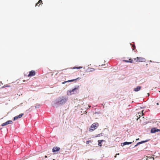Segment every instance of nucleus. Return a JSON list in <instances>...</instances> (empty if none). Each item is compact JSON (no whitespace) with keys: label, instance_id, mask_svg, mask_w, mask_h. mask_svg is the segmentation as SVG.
<instances>
[{"label":"nucleus","instance_id":"nucleus-1","mask_svg":"<svg viewBox=\"0 0 160 160\" xmlns=\"http://www.w3.org/2000/svg\"><path fill=\"white\" fill-rule=\"evenodd\" d=\"M68 98L67 96H62L59 97L57 99L56 104H64L68 101Z\"/></svg>","mask_w":160,"mask_h":160},{"label":"nucleus","instance_id":"nucleus-2","mask_svg":"<svg viewBox=\"0 0 160 160\" xmlns=\"http://www.w3.org/2000/svg\"><path fill=\"white\" fill-rule=\"evenodd\" d=\"M99 124L98 122H95L93 123L89 128V131L92 132L96 129L99 126Z\"/></svg>","mask_w":160,"mask_h":160},{"label":"nucleus","instance_id":"nucleus-3","mask_svg":"<svg viewBox=\"0 0 160 160\" xmlns=\"http://www.w3.org/2000/svg\"><path fill=\"white\" fill-rule=\"evenodd\" d=\"M13 123V122L12 120H8L6 122L3 123L1 125V126L3 127L4 126L7 125L8 124H12Z\"/></svg>","mask_w":160,"mask_h":160},{"label":"nucleus","instance_id":"nucleus-4","mask_svg":"<svg viewBox=\"0 0 160 160\" xmlns=\"http://www.w3.org/2000/svg\"><path fill=\"white\" fill-rule=\"evenodd\" d=\"M80 79V78H77L76 79H75L68 80L67 81H64V82H62V84H64L65 83H66L67 82H74V81L76 82V81H77V80H78V79L79 80Z\"/></svg>","mask_w":160,"mask_h":160},{"label":"nucleus","instance_id":"nucleus-5","mask_svg":"<svg viewBox=\"0 0 160 160\" xmlns=\"http://www.w3.org/2000/svg\"><path fill=\"white\" fill-rule=\"evenodd\" d=\"M158 132H160V129L153 128H152L151 130V132L152 133H154Z\"/></svg>","mask_w":160,"mask_h":160},{"label":"nucleus","instance_id":"nucleus-6","mask_svg":"<svg viewBox=\"0 0 160 160\" xmlns=\"http://www.w3.org/2000/svg\"><path fill=\"white\" fill-rule=\"evenodd\" d=\"M36 74V72L34 70H32L29 72V73L28 75V77H30L34 76Z\"/></svg>","mask_w":160,"mask_h":160},{"label":"nucleus","instance_id":"nucleus-7","mask_svg":"<svg viewBox=\"0 0 160 160\" xmlns=\"http://www.w3.org/2000/svg\"><path fill=\"white\" fill-rule=\"evenodd\" d=\"M79 86H78L77 88H74L71 91H69L68 92H69V94H68V95H70L72 94H74V92L76 90L78 89Z\"/></svg>","mask_w":160,"mask_h":160},{"label":"nucleus","instance_id":"nucleus-8","mask_svg":"<svg viewBox=\"0 0 160 160\" xmlns=\"http://www.w3.org/2000/svg\"><path fill=\"white\" fill-rule=\"evenodd\" d=\"M137 59V60H136V62H145V59L144 58H142V57H137L136 58Z\"/></svg>","mask_w":160,"mask_h":160},{"label":"nucleus","instance_id":"nucleus-9","mask_svg":"<svg viewBox=\"0 0 160 160\" xmlns=\"http://www.w3.org/2000/svg\"><path fill=\"white\" fill-rule=\"evenodd\" d=\"M23 115V114L22 113L21 114H19L18 116H16L15 117L13 118V121H15V120H17V119H18L19 118H21Z\"/></svg>","mask_w":160,"mask_h":160},{"label":"nucleus","instance_id":"nucleus-10","mask_svg":"<svg viewBox=\"0 0 160 160\" xmlns=\"http://www.w3.org/2000/svg\"><path fill=\"white\" fill-rule=\"evenodd\" d=\"M60 148L59 147H55L53 148L52 149V151L53 152H55L59 151L60 150Z\"/></svg>","mask_w":160,"mask_h":160},{"label":"nucleus","instance_id":"nucleus-11","mask_svg":"<svg viewBox=\"0 0 160 160\" xmlns=\"http://www.w3.org/2000/svg\"><path fill=\"white\" fill-rule=\"evenodd\" d=\"M143 111H142L141 112H139L137 114V117H138L137 119L138 120L140 117L142 115H143Z\"/></svg>","mask_w":160,"mask_h":160},{"label":"nucleus","instance_id":"nucleus-12","mask_svg":"<svg viewBox=\"0 0 160 160\" xmlns=\"http://www.w3.org/2000/svg\"><path fill=\"white\" fill-rule=\"evenodd\" d=\"M123 61L126 62H130L131 63L133 62L132 59L131 58L129 59L128 60H124Z\"/></svg>","mask_w":160,"mask_h":160},{"label":"nucleus","instance_id":"nucleus-13","mask_svg":"<svg viewBox=\"0 0 160 160\" xmlns=\"http://www.w3.org/2000/svg\"><path fill=\"white\" fill-rule=\"evenodd\" d=\"M141 88V87L138 86L136 88H135L134 89V91L135 92H137L139 91Z\"/></svg>","mask_w":160,"mask_h":160},{"label":"nucleus","instance_id":"nucleus-14","mask_svg":"<svg viewBox=\"0 0 160 160\" xmlns=\"http://www.w3.org/2000/svg\"><path fill=\"white\" fill-rule=\"evenodd\" d=\"M104 140H98V145L101 147L102 146V142L103 141H104Z\"/></svg>","mask_w":160,"mask_h":160},{"label":"nucleus","instance_id":"nucleus-15","mask_svg":"<svg viewBox=\"0 0 160 160\" xmlns=\"http://www.w3.org/2000/svg\"><path fill=\"white\" fill-rule=\"evenodd\" d=\"M146 141H141V142H138V143H137V144H136L134 147H137V146H138V145L141 144H142V143H143L145 142Z\"/></svg>","mask_w":160,"mask_h":160},{"label":"nucleus","instance_id":"nucleus-16","mask_svg":"<svg viewBox=\"0 0 160 160\" xmlns=\"http://www.w3.org/2000/svg\"><path fill=\"white\" fill-rule=\"evenodd\" d=\"M132 143V142H123L122 144H123V146H124V145H127V144H131Z\"/></svg>","mask_w":160,"mask_h":160},{"label":"nucleus","instance_id":"nucleus-17","mask_svg":"<svg viewBox=\"0 0 160 160\" xmlns=\"http://www.w3.org/2000/svg\"><path fill=\"white\" fill-rule=\"evenodd\" d=\"M41 3L42 4V1L41 0H39L38 2L36 3V7L37 6L38 4H41Z\"/></svg>","mask_w":160,"mask_h":160},{"label":"nucleus","instance_id":"nucleus-18","mask_svg":"<svg viewBox=\"0 0 160 160\" xmlns=\"http://www.w3.org/2000/svg\"><path fill=\"white\" fill-rule=\"evenodd\" d=\"M82 68V67H74L72 69H79L80 68Z\"/></svg>","mask_w":160,"mask_h":160},{"label":"nucleus","instance_id":"nucleus-19","mask_svg":"<svg viewBox=\"0 0 160 160\" xmlns=\"http://www.w3.org/2000/svg\"><path fill=\"white\" fill-rule=\"evenodd\" d=\"M95 70L93 68H91L90 69V70L89 71V72H92L94 71Z\"/></svg>","mask_w":160,"mask_h":160},{"label":"nucleus","instance_id":"nucleus-20","mask_svg":"<svg viewBox=\"0 0 160 160\" xmlns=\"http://www.w3.org/2000/svg\"><path fill=\"white\" fill-rule=\"evenodd\" d=\"M91 142V141H87L86 142V144H88L89 142Z\"/></svg>","mask_w":160,"mask_h":160},{"label":"nucleus","instance_id":"nucleus-21","mask_svg":"<svg viewBox=\"0 0 160 160\" xmlns=\"http://www.w3.org/2000/svg\"><path fill=\"white\" fill-rule=\"evenodd\" d=\"M132 46L133 48V50H134V49L135 48V45H133Z\"/></svg>","mask_w":160,"mask_h":160},{"label":"nucleus","instance_id":"nucleus-22","mask_svg":"<svg viewBox=\"0 0 160 160\" xmlns=\"http://www.w3.org/2000/svg\"><path fill=\"white\" fill-rule=\"evenodd\" d=\"M134 60L136 61V60H137V59H136V58H134Z\"/></svg>","mask_w":160,"mask_h":160},{"label":"nucleus","instance_id":"nucleus-23","mask_svg":"<svg viewBox=\"0 0 160 160\" xmlns=\"http://www.w3.org/2000/svg\"><path fill=\"white\" fill-rule=\"evenodd\" d=\"M139 140V138H137V139H136V140L137 141V140Z\"/></svg>","mask_w":160,"mask_h":160},{"label":"nucleus","instance_id":"nucleus-24","mask_svg":"<svg viewBox=\"0 0 160 160\" xmlns=\"http://www.w3.org/2000/svg\"><path fill=\"white\" fill-rule=\"evenodd\" d=\"M119 155V153H118V154H116V155Z\"/></svg>","mask_w":160,"mask_h":160},{"label":"nucleus","instance_id":"nucleus-25","mask_svg":"<svg viewBox=\"0 0 160 160\" xmlns=\"http://www.w3.org/2000/svg\"><path fill=\"white\" fill-rule=\"evenodd\" d=\"M157 105H159V103H157Z\"/></svg>","mask_w":160,"mask_h":160},{"label":"nucleus","instance_id":"nucleus-26","mask_svg":"<svg viewBox=\"0 0 160 160\" xmlns=\"http://www.w3.org/2000/svg\"><path fill=\"white\" fill-rule=\"evenodd\" d=\"M45 158H47V156H46H46H45Z\"/></svg>","mask_w":160,"mask_h":160},{"label":"nucleus","instance_id":"nucleus-27","mask_svg":"<svg viewBox=\"0 0 160 160\" xmlns=\"http://www.w3.org/2000/svg\"><path fill=\"white\" fill-rule=\"evenodd\" d=\"M116 156H117V155H116L114 157H115V158H116Z\"/></svg>","mask_w":160,"mask_h":160},{"label":"nucleus","instance_id":"nucleus-28","mask_svg":"<svg viewBox=\"0 0 160 160\" xmlns=\"http://www.w3.org/2000/svg\"><path fill=\"white\" fill-rule=\"evenodd\" d=\"M0 129H1L0 128Z\"/></svg>","mask_w":160,"mask_h":160}]
</instances>
